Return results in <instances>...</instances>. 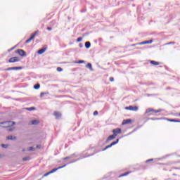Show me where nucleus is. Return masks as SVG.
<instances>
[{"label":"nucleus","instance_id":"nucleus-1","mask_svg":"<svg viewBox=\"0 0 180 180\" xmlns=\"http://www.w3.org/2000/svg\"><path fill=\"white\" fill-rule=\"evenodd\" d=\"M1 124H3V125H1ZM14 124H15V122L13 121H6V122H0V126L6 129H8V127H11V126H14Z\"/></svg>","mask_w":180,"mask_h":180},{"label":"nucleus","instance_id":"nucleus-2","mask_svg":"<svg viewBox=\"0 0 180 180\" xmlns=\"http://www.w3.org/2000/svg\"><path fill=\"white\" fill-rule=\"evenodd\" d=\"M15 53L21 56V57H26V52L23 49H18Z\"/></svg>","mask_w":180,"mask_h":180},{"label":"nucleus","instance_id":"nucleus-3","mask_svg":"<svg viewBox=\"0 0 180 180\" xmlns=\"http://www.w3.org/2000/svg\"><path fill=\"white\" fill-rule=\"evenodd\" d=\"M126 110H132L134 112H137L139 110V107L137 106H131V105H129L128 107H126L125 108Z\"/></svg>","mask_w":180,"mask_h":180},{"label":"nucleus","instance_id":"nucleus-4","mask_svg":"<svg viewBox=\"0 0 180 180\" xmlns=\"http://www.w3.org/2000/svg\"><path fill=\"white\" fill-rule=\"evenodd\" d=\"M37 33H39V30L36 31L34 34H32V35L30 37V39H28L25 43L27 44L31 42L32 40H33L34 39V37H36V34H37Z\"/></svg>","mask_w":180,"mask_h":180},{"label":"nucleus","instance_id":"nucleus-5","mask_svg":"<svg viewBox=\"0 0 180 180\" xmlns=\"http://www.w3.org/2000/svg\"><path fill=\"white\" fill-rule=\"evenodd\" d=\"M117 143H119V139H117L116 141L111 143L110 145L107 146L105 148L102 150V151H105V150H108V148H110V147H112V146H115V144H117Z\"/></svg>","mask_w":180,"mask_h":180},{"label":"nucleus","instance_id":"nucleus-6","mask_svg":"<svg viewBox=\"0 0 180 180\" xmlns=\"http://www.w3.org/2000/svg\"><path fill=\"white\" fill-rule=\"evenodd\" d=\"M22 70V67H11L6 69H4V71H12V70Z\"/></svg>","mask_w":180,"mask_h":180},{"label":"nucleus","instance_id":"nucleus-7","mask_svg":"<svg viewBox=\"0 0 180 180\" xmlns=\"http://www.w3.org/2000/svg\"><path fill=\"white\" fill-rule=\"evenodd\" d=\"M65 167H67V165H65L63 166L58 167V168L53 169L49 172V174H54L58 169H61V168H65Z\"/></svg>","mask_w":180,"mask_h":180},{"label":"nucleus","instance_id":"nucleus-8","mask_svg":"<svg viewBox=\"0 0 180 180\" xmlns=\"http://www.w3.org/2000/svg\"><path fill=\"white\" fill-rule=\"evenodd\" d=\"M18 61H19V58L18 57H13L8 60V63H18Z\"/></svg>","mask_w":180,"mask_h":180},{"label":"nucleus","instance_id":"nucleus-9","mask_svg":"<svg viewBox=\"0 0 180 180\" xmlns=\"http://www.w3.org/2000/svg\"><path fill=\"white\" fill-rule=\"evenodd\" d=\"M113 134H120L122 133V129L120 128H116L112 130Z\"/></svg>","mask_w":180,"mask_h":180},{"label":"nucleus","instance_id":"nucleus-10","mask_svg":"<svg viewBox=\"0 0 180 180\" xmlns=\"http://www.w3.org/2000/svg\"><path fill=\"white\" fill-rule=\"evenodd\" d=\"M116 136H117V134H112V135L109 136L106 140L107 143H109V141H110V140H113V139H116Z\"/></svg>","mask_w":180,"mask_h":180},{"label":"nucleus","instance_id":"nucleus-11","mask_svg":"<svg viewBox=\"0 0 180 180\" xmlns=\"http://www.w3.org/2000/svg\"><path fill=\"white\" fill-rule=\"evenodd\" d=\"M130 123H131V120L130 119H127V120H124L122 121V126H124V124H130Z\"/></svg>","mask_w":180,"mask_h":180},{"label":"nucleus","instance_id":"nucleus-12","mask_svg":"<svg viewBox=\"0 0 180 180\" xmlns=\"http://www.w3.org/2000/svg\"><path fill=\"white\" fill-rule=\"evenodd\" d=\"M73 157H78V155H75V153H73V154L70 155V156L64 158L63 160H70V158H72Z\"/></svg>","mask_w":180,"mask_h":180},{"label":"nucleus","instance_id":"nucleus-13","mask_svg":"<svg viewBox=\"0 0 180 180\" xmlns=\"http://www.w3.org/2000/svg\"><path fill=\"white\" fill-rule=\"evenodd\" d=\"M53 115L56 117V119H60V117H61V113L60 112H54Z\"/></svg>","mask_w":180,"mask_h":180},{"label":"nucleus","instance_id":"nucleus-14","mask_svg":"<svg viewBox=\"0 0 180 180\" xmlns=\"http://www.w3.org/2000/svg\"><path fill=\"white\" fill-rule=\"evenodd\" d=\"M86 68H89V70H90V71H94V68H92V64H91V63H88L86 65Z\"/></svg>","mask_w":180,"mask_h":180},{"label":"nucleus","instance_id":"nucleus-15","mask_svg":"<svg viewBox=\"0 0 180 180\" xmlns=\"http://www.w3.org/2000/svg\"><path fill=\"white\" fill-rule=\"evenodd\" d=\"M7 140L15 141V140H16V136H13L12 135H9L8 136H7Z\"/></svg>","mask_w":180,"mask_h":180},{"label":"nucleus","instance_id":"nucleus-16","mask_svg":"<svg viewBox=\"0 0 180 180\" xmlns=\"http://www.w3.org/2000/svg\"><path fill=\"white\" fill-rule=\"evenodd\" d=\"M46 52V48H42L38 51V54H43V53Z\"/></svg>","mask_w":180,"mask_h":180},{"label":"nucleus","instance_id":"nucleus-17","mask_svg":"<svg viewBox=\"0 0 180 180\" xmlns=\"http://www.w3.org/2000/svg\"><path fill=\"white\" fill-rule=\"evenodd\" d=\"M39 122L37 120H34L32 121H31V124L32 125H36V124H39Z\"/></svg>","mask_w":180,"mask_h":180},{"label":"nucleus","instance_id":"nucleus-18","mask_svg":"<svg viewBox=\"0 0 180 180\" xmlns=\"http://www.w3.org/2000/svg\"><path fill=\"white\" fill-rule=\"evenodd\" d=\"M143 44H146V41L135 44H132L131 46H143Z\"/></svg>","mask_w":180,"mask_h":180},{"label":"nucleus","instance_id":"nucleus-19","mask_svg":"<svg viewBox=\"0 0 180 180\" xmlns=\"http://www.w3.org/2000/svg\"><path fill=\"white\" fill-rule=\"evenodd\" d=\"M150 64H153V65H160V63L155 60H151Z\"/></svg>","mask_w":180,"mask_h":180},{"label":"nucleus","instance_id":"nucleus-20","mask_svg":"<svg viewBox=\"0 0 180 180\" xmlns=\"http://www.w3.org/2000/svg\"><path fill=\"white\" fill-rule=\"evenodd\" d=\"M85 47L86 49H89V47H91V42L89 41L85 42Z\"/></svg>","mask_w":180,"mask_h":180},{"label":"nucleus","instance_id":"nucleus-21","mask_svg":"<svg viewBox=\"0 0 180 180\" xmlns=\"http://www.w3.org/2000/svg\"><path fill=\"white\" fill-rule=\"evenodd\" d=\"M129 174H130V172H125V173L120 175L119 178H122V176H127V175H129Z\"/></svg>","mask_w":180,"mask_h":180},{"label":"nucleus","instance_id":"nucleus-22","mask_svg":"<svg viewBox=\"0 0 180 180\" xmlns=\"http://www.w3.org/2000/svg\"><path fill=\"white\" fill-rule=\"evenodd\" d=\"M150 112H154V109L148 108L146 110L145 113H150Z\"/></svg>","mask_w":180,"mask_h":180},{"label":"nucleus","instance_id":"nucleus-23","mask_svg":"<svg viewBox=\"0 0 180 180\" xmlns=\"http://www.w3.org/2000/svg\"><path fill=\"white\" fill-rule=\"evenodd\" d=\"M27 110H29L30 112H31V110H36V108L30 107V108H27Z\"/></svg>","mask_w":180,"mask_h":180},{"label":"nucleus","instance_id":"nucleus-24","mask_svg":"<svg viewBox=\"0 0 180 180\" xmlns=\"http://www.w3.org/2000/svg\"><path fill=\"white\" fill-rule=\"evenodd\" d=\"M153 43V39L145 41V44H151Z\"/></svg>","mask_w":180,"mask_h":180},{"label":"nucleus","instance_id":"nucleus-25","mask_svg":"<svg viewBox=\"0 0 180 180\" xmlns=\"http://www.w3.org/2000/svg\"><path fill=\"white\" fill-rule=\"evenodd\" d=\"M34 89H39L40 88V84H37L34 86Z\"/></svg>","mask_w":180,"mask_h":180},{"label":"nucleus","instance_id":"nucleus-26","mask_svg":"<svg viewBox=\"0 0 180 180\" xmlns=\"http://www.w3.org/2000/svg\"><path fill=\"white\" fill-rule=\"evenodd\" d=\"M24 161H30V157L27 156L22 159Z\"/></svg>","mask_w":180,"mask_h":180},{"label":"nucleus","instance_id":"nucleus-27","mask_svg":"<svg viewBox=\"0 0 180 180\" xmlns=\"http://www.w3.org/2000/svg\"><path fill=\"white\" fill-rule=\"evenodd\" d=\"M85 63V60H79L78 62H75V64H84Z\"/></svg>","mask_w":180,"mask_h":180},{"label":"nucleus","instance_id":"nucleus-28","mask_svg":"<svg viewBox=\"0 0 180 180\" xmlns=\"http://www.w3.org/2000/svg\"><path fill=\"white\" fill-rule=\"evenodd\" d=\"M153 112H155V113H160V112H162V109L153 110Z\"/></svg>","mask_w":180,"mask_h":180},{"label":"nucleus","instance_id":"nucleus-29","mask_svg":"<svg viewBox=\"0 0 180 180\" xmlns=\"http://www.w3.org/2000/svg\"><path fill=\"white\" fill-rule=\"evenodd\" d=\"M170 122H174L175 123H179V120H169Z\"/></svg>","mask_w":180,"mask_h":180},{"label":"nucleus","instance_id":"nucleus-30","mask_svg":"<svg viewBox=\"0 0 180 180\" xmlns=\"http://www.w3.org/2000/svg\"><path fill=\"white\" fill-rule=\"evenodd\" d=\"M2 148H8V145L7 144H1Z\"/></svg>","mask_w":180,"mask_h":180},{"label":"nucleus","instance_id":"nucleus-31","mask_svg":"<svg viewBox=\"0 0 180 180\" xmlns=\"http://www.w3.org/2000/svg\"><path fill=\"white\" fill-rule=\"evenodd\" d=\"M57 71L58 72H61V71H63V68H60V67H58V68H57Z\"/></svg>","mask_w":180,"mask_h":180},{"label":"nucleus","instance_id":"nucleus-32","mask_svg":"<svg viewBox=\"0 0 180 180\" xmlns=\"http://www.w3.org/2000/svg\"><path fill=\"white\" fill-rule=\"evenodd\" d=\"M28 151H33L34 150V148H33V147H30V148H28Z\"/></svg>","mask_w":180,"mask_h":180},{"label":"nucleus","instance_id":"nucleus-33","mask_svg":"<svg viewBox=\"0 0 180 180\" xmlns=\"http://www.w3.org/2000/svg\"><path fill=\"white\" fill-rule=\"evenodd\" d=\"M77 41H78V42L82 41V37H79V38H77Z\"/></svg>","mask_w":180,"mask_h":180},{"label":"nucleus","instance_id":"nucleus-34","mask_svg":"<svg viewBox=\"0 0 180 180\" xmlns=\"http://www.w3.org/2000/svg\"><path fill=\"white\" fill-rule=\"evenodd\" d=\"M169 44H175V42H169V43L166 44L165 45L168 46Z\"/></svg>","mask_w":180,"mask_h":180},{"label":"nucleus","instance_id":"nucleus-35","mask_svg":"<svg viewBox=\"0 0 180 180\" xmlns=\"http://www.w3.org/2000/svg\"><path fill=\"white\" fill-rule=\"evenodd\" d=\"M44 95H46V93L41 92V93L40 94L41 98H43V96H44Z\"/></svg>","mask_w":180,"mask_h":180},{"label":"nucleus","instance_id":"nucleus-36","mask_svg":"<svg viewBox=\"0 0 180 180\" xmlns=\"http://www.w3.org/2000/svg\"><path fill=\"white\" fill-rule=\"evenodd\" d=\"M15 130V128H10L8 129V131H13Z\"/></svg>","mask_w":180,"mask_h":180},{"label":"nucleus","instance_id":"nucleus-37","mask_svg":"<svg viewBox=\"0 0 180 180\" xmlns=\"http://www.w3.org/2000/svg\"><path fill=\"white\" fill-rule=\"evenodd\" d=\"M110 81L111 82H113V81H115V79L113 77H110Z\"/></svg>","mask_w":180,"mask_h":180},{"label":"nucleus","instance_id":"nucleus-38","mask_svg":"<svg viewBox=\"0 0 180 180\" xmlns=\"http://www.w3.org/2000/svg\"><path fill=\"white\" fill-rule=\"evenodd\" d=\"M150 120H160V118H150Z\"/></svg>","mask_w":180,"mask_h":180},{"label":"nucleus","instance_id":"nucleus-39","mask_svg":"<svg viewBox=\"0 0 180 180\" xmlns=\"http://www.w3.org/2000/svg\"><path fill=\"white\" fill-rule=\"evenodd\" d=\"M50 174H51V173H50V172H49L48 173L45 174L44 175V176H48V175H50Z\"/></svg>","mask_w":180,"mask_h":180},{"label":"nucleus","instance_id":"nucleus-40","mask_svg":"<svg viewBox=\"0 0 180 180\" xmlns=\"http://www.w3.org/2000/svg\"><path fill=\"white\" fill-rule=\"evenodd\" d=\"M151 161H153V159H149V160H146V162H150Z\"/></svg>","mask_w":180,"mask_h":180},{"label":"nucleus","instance_id":"nucleus-41","mask_svg":"<svg viewBox=\"0 0 180 180\" xmlns=\"http://www.w3.org/2000/svg\"><path fill=\"white\" fill-rule=\"evenodd\" d=\"M36 148H41V145H37Z\"/></svg>","mask_w":180,"mask_h":180},{"label":"nucleus","instance_id":"nucleus-42","mask_svg":"<svg viewBox=\"0 0 180 180\" xmlns=\"http://www.w3.org/2000/svg\"><path fill=\"white\" fill-rule=\"evenodd\" d=\"M94 116H96V115H98V111H95V112H94Z\"/></svg>","mask_w":180,"mask_h":180},{"label":"nucleus","instance_id":"nucleus-43","mask_svg":"<svg viewBox=\"0 0 180 180\" xmlns=\"http://www.w3.org/2000/svg\"><path fill=\"white\" fill-rule=\"evenodd\" d=\"M46 29H47L48 30H49V31L52 30V28L50 27H48Z\"/></svg>","mask_w":180,"mask_h":180},{"label":"nucleus","instance_id":"nucleus-44","mask_svg":"<svg viewBox=\"0 0 180 180\" xmlns=\"http://www.w3.org/2000/svg\"><path fill=\"white\" fill-rule=\"evenodd\" d=\"M11 50H13V48H11V49L9 50V51H11Z\"/></svg>","mask_w":180,"mask_h":180},{"label":"nucleus","instance_id":"nucleus-45","mask_svg":"<svg viewBox=\"0 0 180 180\" xmlns=\"http://www.w3.org/2000/svg\"><path fill=\"white\" fill-rule=\"evenodd\" d=\"M22 151H25V149H22Z\"/></svg>","mask_w":180,"mask_h":180},{"label":"nucleus","instance_id":"nucleus-46","mask_svg":"<svg viewBox=\"0 0 180 180\" xmlns=\"http://www.w3.org/2000/svg\"><path fill=\"white\" fill-rule=\"evenodd\" d=\"M15 46L13 47V49H15Z\"/></svg>","mask_w":180,"mask_h":180},{"label":"nucleus","instance_id":"nucleus-47","mask_svg":"<svg viewBox=\"0 0 180 180\" xmlns=\"http://www.w3.org/2000/svg\"><path fill=\"white\" fill-rule=\"evenodd\" d=\"M179 116H180V113L179 114Z\"/></svg>","mask_w":180,"mask_h":180},{"label":"nucleus","instance_id":"nucleus-48","mask_svg":"<svg viewBox=\"0 0 180 180\" xmlns=\"http://www.w3.org/2000/svg\"><path fill=\"white\" fill-rule=\"evenodd\" d=\"M0 158H1V155H0Z\"/></svg>","mask_w":180,"mask_h":180}]
</instances>
